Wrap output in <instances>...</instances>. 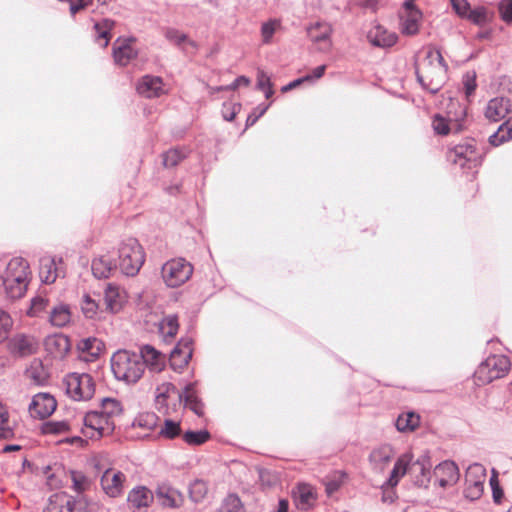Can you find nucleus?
I'll return each instance as SVG.
<instances>
[{
  "label": "nucleus",
  "mask_w": 512,
  "mask_h": 512,
  "mask_svg": "<svg viewBox=\"0 0 512 512\" xmlns=\"http://www.w3.org/2000/svg\"><path fill=\"white\" fill-rule=\"evenodd\" d=\"M211 439V434L208 430L202 429L198 431L187 430L182 434V440L189 446H200L205 444Z\"/></svg>",
  "instance_id": "4c0bfd02"
},
{
  "label": "nucleus",
  "mask_w": 512,
  "mask_h": 512,
  "mask_svg": "<svg viewBox=\"0 0 512 512\" xmlns=\"http://www.w3.org/2000/svg\"><path fill=\"white\" fill-rule=\"evenodd\" d=\"M71 321V312L68 306L58 305L50 314V322L53 326L63 327Z\"/></svg>",
  "instance_id": "a19ab883"
},
{
  "label": "nucleus",
  "mask_w": 512,
  "mask_h": 512,
  "mask_svg": "<svg viewBox=\"0 0 512 512\" xmlns=\"http://www.w3.org/2000/svg\"><path fill=\"white\" fill-rule=\"evenodd\" d=\"M43 434L47 435H61L72 431L69 421H48L42 425Z\"/></svg>",
  "instance_id": "37998d69"
},
{
  "label": "nucleus",
  "mask_w": 512,
  "mask_h": 512,
  "mask_svg": "<svg viewBox=\"0 0 512 512\" xmlns=\"http://www.w3.org/2000/svg\"><path fill=\"white\" fill-rule=\"evenodd\" d=\"M126 480V475L122 471L107 468L100 478V485L108 497L118 498L123 494Z\"/></svg>",
  "instance_id": "9b49d317"
},
{
  "label": "nucleus",
  "mask_w": 512,
  "mask_h": 512,
  "mask_svg": "<svg viewBox=\"0 0 512 512\" xmlns=\"http://www.w3.org/2000/svg\"><path fill=\"white\" fill-rule=\"evenodd\" d=\"M57 408L55 397L49 393H38L34 395L28 407L33 418L45 419L51 416Z\"/></svg>",
  "instance_id": "ddd939ff"
},
{
  "label": "nucleus",
  "mask_w": 512,
  "mask_h": 512,
  "mask_svg": "<svg viewBox=\"0 0 512 512\" xmlns=\"http://www.w3.org/2000/svg\"><path fill=\"white\" fill-rule=\"evenodd\" d=\"M269 104L267 105H259L257 106L247 117L246 119V126H252L254 125L257 120L265 114V112L268 110Z\"/></svg>",
  "instance_id": "680f3d73"
},
{
  "label": "nucleus",
  "mask_w": 512,
  "mask_h": 512,
  "mask_svg": "<svg viewBox=\"0 0 512 512\" xmlns=\"http://www.w3.org/2000/svg\"><path fill=\"white\" fill-rule=\"evenodd\" d=\"M100 412L109 420L114 421L115 417L122 414L123 406L121 402L115 398H104L101 401Z\"/></svg>",
  "instance_id": "58836bf2"
},
{
  "label": "nucleus",
  "mask_w": 512,
  "mask_h": 512,
  "mask_svg": "<svg viewBox=\"0 0 512 512\" xmlns=\"http://www.w3.org/2000/svg\"><path fill=\"white\" fill-rule=\"evenodd\" d=\"M70 479L72 481V489L77 493H83L89 490L91 480L81 471H70Z\"/></svg>",
  "instance_id": "c03bdc74"
},
{
  "label": "nucleus",
  "mask_w": 512,
  "mask_h": 512,
  "mask_svg": "<svg viewBox=\"0 0 512 512\" xmlns=\"http://www.w3.org/2000/svg\"><path fill=\"white\" fill-rule=\"evenodd\" d=\"M451 3L454 10L459 16L465 17L466 15H468L470 5L466 0H451Z\"/></svg>",
  "instance_id": "e2e57ef3"
},
{
  "label": "nucleus",
  "mask_w": 512,
  "mask_h": 512,
  "mask_svg": "<svg viewBox=\"0 0 512 512\" xmlns=\"http://www.w3.org/2000/svg\"><path fill=\"white\" fill-rule=\"evenodd\" d=\"M62 265V260L50 256H45L40 259V267H39V277L43 284L50 285L55 282V280L62 273V269L60 267Z\"/></svg>",
  "instance_id": "f3484780"
},
{
  "label": "nucleus",
  "mask_w": 512,
  "mask_h": 512,
  "mask_svg": "<svg viewBox=\"0 0 512 512\" xmlns=\"http://www.w3.org/2000/svg\"><path fill=\"white\" fill-rule=\"evenodd\" d=\"M132 39H117L113 46V57L116 64L126 66L136 58L138 52L132 45Z\"/></svg>",
  "instance_id": "aec40b11"
},
{
  "label": "nucleus",
  "mask_w": 512,
  "mask_h": 512,
  "mask_svg": "<svg viewBox=\"0 0 512 512\" xmlns=\"http://www.w3.org/2000/svg\"><path fill=\"white\" fill-rule=\"evenodd\" d=\"M447 159L453 164L459 165L462 169H473L482 162V155L476 147L474 140H466L455 145L447 152Z\"/></svg>",
  "instance_id": "423d86ee"
},
{
  "label": "nucleus",
  "mask_w": 512,
  "mask_h": 512,
  "mask_svg": "<svg viewBox=\"0 0 512 512\" xmlns=\"http://www.w3.org/2000/svg\"><path fill=\"white\" fill-rule=\"evenodd\" d=\"M159 434L166 439H175L176 437L182 438V429L180 422H176L170 419H166L161 426Z\"/></svg>",
  "instance_id": "49530a36"
},
{
  "label": "nucleus",
  "mask_w": 512,
  "mask_h": 512,
  "mask_svg": "<svg viewBox=\"0 0 512 512\" xmlns=\"http://www.w3.org/2000/svg\"><path fill=\"white\" fill-rule=\"evenodd\" d=\"M218 512H244V507L237 495L230 494L223 500Z\"/></svg>",
  "instance_id": "8fccbe9b"
},
{
  "label": "nucleus",
  "mask_w": 512,
  "mask_h": 512,
  "mask_svg": "<svg viewBox=\"0 0 512 512\" xmlns=\"http://www.w3.org/2000/svg\"><path fill=\"white\" fill-rule=\"evenodd\" d=\"M44 345L45 349L55 358L64 357L71 348L69 338L61 333L48 336Z\"/></svg>",
  "instance_id": "a878e982"
},
{
  "label": "nucleus",
  "mask_w": 512,
  "mask_h": 512,
  "mask_svg": "<svg viewBox=\"0 0 512 512\" xmlns=\"http://www.w3.org/2000/svg\"><path fill=\"white\" fill-rule=\"evenodd\" d=\"M501 19L506 23L512 22V0H501L499 3Z\"/></svg>",
  "instance_id": "052dcab7"
},
{
  "label": "nucleus",
  "mask_w": 512,
  "mask_h": 512,
  "mask_svg": "<svg viewBox=\"0 0 512 512\" xmlns=\"http://www.w3.org/2000/svg\"><path fill=\"white\" fill-rule=\"evenodd\" d=\"M332 26L327 22H316L307 28V34L314 43H323L324 49L331 46Z\"/></svg>",
  "instance_id": "bb28decb"
},
{
  "label": "nucleus",
  "mask_w": 512,
  "mask_h": 512,
  "mask_svg": "<svg viewBox=\"0 0 512 512\" xmlns=\"http://www.w3.org/2000/svg\"><path fill=\"white\" fill-rule=\"evenodd\" d=\"M38 349V341L31 335L15 334L7 342V350L17 357H25L34 354Z\"/></svg>",
  "instance_id": "4468645a"
},
{
  "label": "nucleus",
  "mask_w": 512,
  "mask_h": 512,
  "mask_svg": "<svg viewBox=\"0 0 512 512\" xmlns=\"http://www.w3.org/2000/svg\"><path fill=\"white\" fill-rule=\"evenodd\" d=\"M137 92L145 98L159 97L163 93V83L160 77L146 75L137 83Z\"/></svg>",
  "instance_id": "5701e85b"
},
{
  "label": "nucleus",
  "mask_w": 512,
  "mask_h": 512,
  "mask_svg": "<svg viewBox=\"0 0 512 512\" xmlns=\"http://www.w3.org/2000/svg\"><path fill=\"white\" fill-rule=\"evenodd\" d=\"M485 470L482 465H471L466 471V488L465 495L471 500L480 498L483 493L485 482Z\"/></svg>",
  "instance_id": "f8f14e48"
},
{
  "label": "nucleus",
  "mask_w": 512,
  "mask_h": 512,
  "mask_svg": "<svg viewBox=\"0 0 512 512\" xmlns=\"http://www.w3.org/2000/svg\"><path fill=\"white\" fill-rule=\"evenodd\" d=\"M114 21L104 19L101 22L95 23L94 28L97 31L96 41L103 47H107L110 39V30L114 27Z\"/></svg>",
  "instance_id": "79ce46f5"
},
{
  "label": "nucleus",
  "mask_w": 512,
  "mask_h": 512,
  "mask_svg": "<svg viewBox=\"0 0 512 512\" xmlns=\"http://www.w3.org/2000/svg\"><path fill=\"white\" fill-rule=\"evenodd\" d=\"M413 456L410 453L402 454L396 461L389 479L385 483L386 486L394 488L400 479L408 472L412 463Z\"/></svg>",
  "instance_id": "cd10ccee"
},
{
  "label": "nucleus",
  "mask_w": 512,
  "mask_h": 512,
  "mask_svg": "<svg viewBox=\"0 0 512 512\" xmlns=\"http://www.w3.org/2000/svg\"><path fill=\"white\" fill-rule=\"evenodd\" d=\"M139 356L143 362V367L147 365L152 370L160 371L165 365V356L150 345L143 346Z\"/></svg>",
  "instance_id": "c85d7f7f"
},
{
  "label": "nucleus",
  "mask_w": 512,
  "mask_h": 512,
  "mask_svg": "<svg viewBox=\"0 0 512 512\" xmlns=\"http://www.w3.org/2000/svg\"><path fill=\"white\" fill-rule=\"evenodd\" d=\"M127 300L126 290H105L102 305L105 310L118 312Z\"/></svg>",
  "instance_id": "473e14b6"
},
{
  "label": "nucleus",
  "mask_w": 512,
  "mask_h": 512,
  "mask_svg": "<svg viewBox=\"0 0 512 512\" xmlns=\"http://www.w3.org/2000/svg\"><path fill=\"white\" fill-rule=\"evenodd\" d=\"M191 356V342L189 340H182L171 352L170 365L175 371H180L188 365Z\"/></svg>",
  "instance_id": "412c9836"
},
{
  "label": "nucleus",
  "mask_w": 512,
  "mask_h": 512,
  "mask_svg": "<svg viewBox=\"0 0 512 512\" xmlns=\"http://www.w3.org/2000/svg\"><path fill=\"white\" fill-rule=\"evenodd\" d=\"M127 501L135 509L146 508L152 503L153 494L146 487H136L129 492Z\"/></svg>",
  "instance_id": "2f4dec72"
},
{
  "label": "nucleus",
  "mask_w": 512,
  "mask_h": 512,
  "mask_svg": "<svg viewBox=\"0 0 512 512\" xmlns=\"http://www.w3.org/2000/svg\"><path fill=\"white\" fill-rule=\"evenodd\" d=\"M208 493L207 483L203 480H195L189 487L190 498L194 502L202 501Z\"/></svg>",
  "instance_id": "3c124183"
},
{
  "label": "nucleus",
  "mask_w": 512,
  "mask_h": 512,
  "mask_svg": "<svg viewBox=\"0 0 512 512\" xmlns=\"http://www.w3.org/2000/svg\"><path fill=\"white\" fill-rule=\"evenodd\" d=\"M102 343L95 338L83 339L80 341L78 347L83 352H87L91 355H97L101 349Z\"/></svg>",
  "instance_id": "4d7b16f0"
},
{
  "label": "nucleus",
  "mask_w": 512,
  "mask_h": 512,
  "mask_svg": "<svg viewBox=\"0 0 512 512\" xmlns=\"http://www.w3.org/2000/svg\"><path fill=\"white\" fill-rule=\"evenodd\" d=\"M163 35L169 43L181 49L186 55H194L198 51V44L179 29L165 28Z\"/></svg>",
  "instance_id": "2eb2a0df"
},
{
  "label": "nucleus",
  "mask_w": 512,
  "mask_h": 512,
  "mask_svg": "<svg viewBox=\"0 0 512 512\" xmlns=\"http://www.w3.org/2000/svg\"><path fill=\"white\" fill-rule=\"evenodd\" d=\"M462 83L464 86L465 95L467 97H470L474 93V91L477 87L476 73L474 71H471V72H467L466 74H464Z\"/></svg>",
  "instance_id": "13d9d810"
},
{
  "label": "nucleus",
  "mask_w": 512,
  "mask_h": 512,
  "mask_svg": "<svg viewBox=\"0 0 512 512\" xmlns=\"http://www.w3.org/2000/svg\"><path fill=\"white\" fill-rule=\"evenodd\" d=\"M393 454L394 452L390 445H382L371 452L369 460L374 465L383 468L391 460Z\"/></svg>",
  "instance_id": "e433bc0d"
},
{
  "label": "nucleus",
  "mask_w": 512,
  "mask_h": 512,
  "mask_svg": "<svg viewBox=\"0 0 512 512\" xmlns=\"http://www.w3.org/2000/svg\"><path fill=\"white\" fill-rule=\"evenodd\" d=\"M179 324L178 318L174 315H169L160 323L159 330L166 341H171L178 332Z\"/></svg>",
  "instance_id": "ea45409f"
},
{
  "label": "nucleus",
  "mask_w": 512,
  "mask_h": 512,
  "mask_svg": "<svg viewBox=\"0 0 512 512\" xmlns=\"http://www.w3.org/2000/svg\"><path fill=\"white\" fill-rule=\"evenodd\" d=\"M193 274V266L184 258H174L163 264L161 276L168 288H178Z\"/></svg>",
  "instance_id": "0eeeda50"
},
{
  "label": "nucleus",
  "mask_w": 512,
  "mask_h": 512,
  "mask_svg": "<svg viewBox=\"0 0 512 512\" xmlns=\"http://www.w3.org/2000/svg\"><path fill=\"white\" fill-rule=\"evenodd\" d=\"M158 417L153 412H145L139 414L134 422V427L143 428L146 430H153L157 426Z\"/></svg>",
  "instance_id": "09e8293b"
},
{
  "label": "nucleus",
  "mask_w": 512,
  "mask_h": 512,
  "mask_svg": "<svg viewBox=\"0 0 512 512\" xmlns=\"http://www.w3.org/2000/svg\"><path fill=\"white\" fill-rule=\"evenodd\" d=\"M13 327L11 316L5 311L0 310V343L5 341Z\"/></svg>",
  "instance_id": "864d4df0"
},
{
  "label": "nucleus",
  "mask_w": 512,
  "mask_h": 512,
  "mask_svg": "<svg viewBox=\"0 0 512 512\" xmlns=\"http://www.w3.org/2000/svg\"><path fill=\"white\" fill-rule=\"evenodd\" d=\"M156 497L163 507L168 508L180 507L184 502L183 495L167 484H161L157 487Z\"/></svg>",
  "instance_id": "b1692460"
},
{
  "label": "nucleus",
  "mask_w": 512,
  "mask_h": 512,
  "mask_svg": "<svg viewBox=\"0 0 512 512\" xmlns=\"http://www.w3.org/2000/svg\"><path fill=\"white\" fill-rule=\"evenodd\" d=\"M47 305V300L42 297H36L31 300L27 315L34 317L39 314Z\"/></svg>",
  "instance_id": "bf43d9fd"
},
{
  "label": "nucleus",
  "mask_w": 512,
  "mask_h": 512,
  "mask_svg": "<svg viewBox=\"0 0 512 512\" xmlns=\"http://www.w3.org/2000/svg\"><path fill=\"white\" fill-rule=\"evenodd\" d=\"M271 86L272 82L270 77L263 70H259L257 73V88L260 90H265Z\"/></svg>",
  "instance_id": "69168bd1"
},
{
  "label": "nucleus",
  "mask_w": 512,
  "mask_h": 512,
  "mask_svg": "<svg viewBox=\"0 0 512 512\" xmlns=\"http://www.w3.org/2000/svg\"><path fill=\"white\" fill-rule=\"evenodd\" d=\"M27 378L37 386L44 385L47 381V374L45 373L41 363H33L26 371Z\"/></svg>",
  "instance_id": "de8ad7c7"
},
{
  "label": "nucleus",
  "mask_w": 512,
  "mask_h": 512,
  "mask_svg": "<svg viewBox=\"0 0 512 512\" xmlns=\"http://www.w3.org/2000/svg\"><path fill=\"white\" fill-rule=\"evenodd\" d=\"M82 311L87 318H93L99 309H103L102 302L91 298L89 295L83 297L81 304Z\"/></svg>",
  "instance_id": "603ef678"
},
{
  "label": "nucleus",
  "mask_w": 512,
  "mask_h": 512,
  "mask_svg": "<svg viewBox=\"0 0 512 512\" xmlns=\"http://www.w3.org/2000/svg\"><path fill=\"white\" fill-rule=\"evenodd\" d=\"M422 20L420 10H411L409 13L401 15L400 29L404 35H415L418 33Z\"/></svg>",
  "instance_id": "7c9ffc66"
},
{
  "label": "nucleus",
  "mask_w": 512,
  "mask_h": 512,
  "mask_svg": "<svg viewBox=\"0 0 512 512\" xmlns=\"http://www.w3.org/2000/svg\"><path fill=\"white\" fill-rule=\"evenodd\" d=\"M292 494L296 507L302 511L312 508L317 500V492L315 488L306 483L298 484Z\"/></svg>",
  "instance_id": "dca6fc26"
},
{
  "label": "nucleus",
  "mask_w": 512,
  "mask_h": 512,
  "mask_svg": "<svg viewBox=\"0 0 512 512\" xmlns=\"http://www.w3.org/2000/svg\"><path fill=\"white\" fill-rule=\"evenodd\" d=\"M475 24H481L486 19V14L483 8L469 10L468 15L465 16Z\"/></svg>",
  "instance_id": "0e129e2a"
},
{
  "label": "nucleus",
  "mask_w": 512,
  "mask_h": 512,
  "mask_svg": "<svg viewBox=\"0 0 512 512\" xmlns=\"http://www.w3.org/2000/svg\"><path fill=\"white\" fill-rule=\"evenodd\" d=\"M281 21L278 19H270L262 23L260 33L263 44H270L274 34L280 29Z\"/></svg>",
  "instance_id": "a18cd8bd"
},
{
  "label": "nucleus",
  "mask_w": 512,
  "mask_h": 512,
  "mask_svg": "<svg viewBox=\"0 0 512 512\" xmlns=\"http://www.w3.org/2000/svg\"><path fill=\"white\" fill-rule=\"evenodd\" d=\"M182 394V401H184L185 407L189 408L199 417L204 416L205 408L202 401L198 398L197 391L194 384H188Z\"/></svg>",
  "instance_id": "c756f323"
},
{
  "label": "nucleus",
  "mask_w": 512,
  "mask_h": 512,
  "mask_svg": "<svg viewBox=\"0 0 512 512\" xmlns=\"http://www.w3.org/2000/svg\"><path fill=\"white\" fill-rule=\"evenodd\" d=\"M449 123L450 119H447L440 114H436L433 117L432 127L435 133L439 135H447L450 131Z\"/></svg>",
  "instance_id": "6e6d98bb"
},
{
  "label": "nucleus",
  "mask_w": 512,
  "mask_h": 512,
  "mask_svg": "<svg viewBox=\"0 0 512 512\" xmlns=\"http://www.w3.org/2000/svg\"><path fill=\"white\" fill-rule=\"evenodd\" d=\"M512 111V103L504 97L491 99L485 109V117L492 122L504 119Z\"/></svg>",
  "instance_id": "a211bd4d"
},
{
  "label": "nucleus",
  "mask_w": 512,
  "mask_h": 512,
  "mask_svg": "<svg viewBox=\"0 0 512 512\" xmlns=\"http://www.w3.org/2000/svg\"><path fill=\"white\" fill-rule=\"evenodd\" d=\"M75 506L74 497L65 492H59L50 496L43 512H72Z\"/></svg>",
  "instance_id": "4be33fe9"
},
{
  "label": "nucleus",
  "mask_w": 512,
  "mask_h": 512,
  "mask_svg": "<svg viewBox=\"0 0 512 512\" xmlns=\"http://www.w3.org/2000/svg\"><path fill=\"white\" fill-rule=\"evenodd\" d=\"M31 279L28 262L22 257H15L7 265L3 279L4 288H27Z\"/></svg>",
  "instance_id": "9d476101"
},
{
  "label": "nucleus",
  "mask_w": 512,
  "mask_h": 512,
  "mask_svg": "<svg viewBox=\"0 0 512 512\" xmlns=\"http://www.w3.org/2000/svg\"><path fill=\"white\" fill-rule=\"evenodd\" d=\"M459 476L458 466L452 461H444L435 468L436 481L443 488L454 485Z\"/></svg>",
  "instance_id": "6ab92c4d"
},
{
  "label": "nucleus",
  "mask_w": 512,
  "mask_h": 512,
  "mask_svg": "<svg viewBox=\"0 0 512 512\" xmlns=\"http://www.w3.org/2000/svg\"><path fill=\"white\" fill-rule=\"evenodd\" d=\"M367 39L374 46L387 48L397 42V35L394 32H389L381 25H375L369 30Z\"/></svg>",
  "instance_id": "393cba45"
},
{
  "label": "nucleus",
  "mask_w": 512,
  "mask_h": 512,
  "mask_svg": "<svg viewBox=\"0 0 512 512\" xmlns=\"http://www.w3.org/2000/svg\"><path fill=\"white\" fill-rule=\"evenodd\" d=\"M509 140H512V117L502 123L498 130L490 135L489 143L497 147Z\"/></svg>",
  "instance_id": "f704fd0d"
},
{
  "label": "nucleus",
  "mask_w": 512,
  "mask_h": 512,
  "mask_svg": "<svg viewBox=\"0 0 512 512\" xmlns=\"http://www.w3.org/2000/svg\"><path fill=\"white\" fill-rule=\"evenodd\" d=\"M67 395L76 401H88L95 394L96 384L88 373H69L64 378Z\"/></svg>",
  "instance_id": "39448f33"
},
{
  "label": "nucleus",
  "mask_w": 512,
  "mask_h": 512,
  "mask_svg": "<svg viewBox=\"0 0 512 512\" xmlns=\"http://www.w3.org/2000/svg\"><path fill=\"white\" fill-rule=\"evenodd\" d=\"M111 368L115 377L126 383L139 381L145 370L141 357L127 350H119L113 354Z\"/></svg>",
  "instance_id": "f03ea898"
},
{
  "label": "nucleus",
  "mask_w": 512,
  "mask_h": 512,
  "mask_svg": "<svg viewBox=\"0 0 512 512\" xmlns=\"http://www.w3.org/2000/svg\"><path fill=\"white\" fill-rule=\"evenodd\" d=\"M113 268L111 259L106 256L94 258L91 265L92 273L98 279L108 278Z\"/></svg>",
  "instance_id": "72a5a7b5"
},
{
  "label": "nucleus",
  "mask_w": 512,
  "mask_h": 512,
  "mask_svg": "<svg viewBox=\"0 0 512 512\" xmlns=\"http://www.w3.org/2000/svg\"><path fill=\"white\" fill-rule=\"evenodd\" d=\"M182 404V394L170 382H163L155 390V407L164 415L175 413Z\"/></svg>",
  "instance_id": "6e6552de"
},
{
  "label": "nucleus",
  "mask_w": 512,
  "mask_h": 512,
  "mask_svg": "<svg viewBox=\"0 0 512 512\" xmlns=\"http://www.w3.org/2000/svg\"><path fill=\"white\" fill-rule=\"evenodd\" d=\"M250 84V80L245 76L237 77L234 82L227 86V89L235 90L241 85L248 86Z\"/></svg>",
  "instance_id": "774afa93"
},
{
  "label": "nucleus",
  "mask_w": 512,
  "mask_h": 512,
  "mask_svg": "<svg viewBox=\"0 0 512 512\" xmlns=\"http://www.w3.org/2000/svg\"><path fill=\"white\" fill-rule=\"evenodd\" d=\"M114 428V421L109 420L100 411H90L83 418L81 432L88 438L99 439L112 433Z\"/></svg>",
  "instance_id": "1a4fd4ad"
},
{
  "label": "nucleus",
  "mask_w": 512,
  "mask_h": 512,
  "mask_svg": "<svg viewBox=\"0 0 512 512\" xmlns=\"http://www.w3.org/2000/svg\"><path fill=\"white\" fill-rule=\"evenodd\" d=\"M511 369L510 359L502 354L488 356L474 373L475 382L486 385L494 380L505 377Z\"/></svg>",
  "instance_id": "20e7f679"
},
{
  "label": "nucleus",
  "mask_w": 512,
  "mask_h": 512,
  "mask_svg": "<svg viewBox=\"0 0 512 512\" xmlns=\"http://www.w3.org/2000/svg\"><path fill=\"white\" fill-rule=\"evenodd\" d=\"M308 80H310V76H305V77H302V78L295 79L292 82L288 83L287 85L283 86L281 88V91L282 92H288V91L298 87L300 84H302L303 82L308 81Z\"/></svg>",
  "instance_id": "338daca9"
},
{
  "label": "nucleus",
  "mask_w": 512,
  "mask_h": 512,
  "mask_svg": "<svg viewBox=\"0 0 512 512\" xmlns=\"http://www.w3.org/2000/svg\"><path fill=\"white\" fill-rule=\"evenodd\" d=\"M420 424V416L414 412H408L398 416L396 428L400 432H412Z\"/></svg>",
  "instance_id": "c9c22d12"
},
{
  "label": "nucleus",
  "mask_w": 512,
  "mask_h": 512,
  "mask_svg": "<svg viewBox=\"0 0 512 512\" xmlns=\"http://www.w3.org/2000/svg\"><path fill=\"white\" fill-rule=\"evenodd\" d=\"M423 52L424 58L415 65L416 77L424 89L435 94L446 82L448 65L435 46L428 45L423 48Z\"/></svg>",
  "instance_id": "f257e3e1"
},
{
  "label": "nucleus",
  "mask_w": 512,
  "mask_h": 512,
  "mask_svg": "<svg viewBox=\"0 0 512 512\" xmlns=\"http://www.w3.org/2000/svg\"><path fill=\"white\" fill-rule=\"evenodd\" d=\"M118 265L126 276H135L145 262V252L135 238H127L118 246Z\"/></svg>",
  "instance_id": "7ed1b4c3"
},
{
  "label": "nucleus",
  "mask_w": 512,
  "mask_h": 512,
  "mask_svg": "<svg viewBox=\"0 0 512 512\" xmlns=\"http://www.w3.org/2000/svg\"><path fill=\"white\" fill-rule=\"evenodd\" d=\"M184 153L178 149H170L163 154V165L165 167L176 166L183 158Z\"/></svg>",
  "instance_id": "5fc2aeb1"
}]
</instances>
